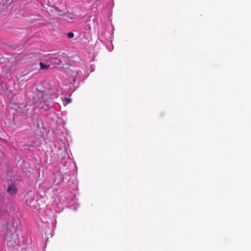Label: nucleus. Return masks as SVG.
Here are the masks:
<instances>
[{
  "mask_svg": "<svg viewBox=\"0 0 251 251\" xmlns=\"http://www.w3.org/2000/svg\"><path fill=\"white\" fill-rule=\"evenodd\" d=\"M7 191L9 194L15 195L17 192V189L15 185L11 184L8 186Z\"/></svg>",
  "mask_w": 251,
  "mask_h": 251,
  "instance_id": "f257e3e1",
  "label": "nucleus"
},
{
  "mask_svg": "<svg viewBox=\"0 0 251 251\" xmlns=\"http://www.w3.org/2000/svg\"><path fill=\"white\" fill-rule=\"evenodd\" d=\"M39 65L41 70H47L50 68L49 65L44 64L43 62H40Z\"/></svg>",
  "mask_w": 251,
  "mask_h": 251,
  "instance_id": "f03ea898",
  "label": "nucleus"
},
{
  "mask_svg": "<svg viewBox=\"0 0 251 251\" xmlns=\"http://www.w3.org/2000/svg\"><path fill=\"white\" fill-rule=\"evenodd\" d=\"M67 36L69 38H72L74 36V34L72 32H70L67 33Z\"/></svg>",
  "mask_w": 251,
  "mask_h": 251,
  "instance_id": "7ed1b4c3",
  "label": "nucleus"
},
{
  "mask_svg": "<svg viewBox=\"0 0 251 251\" xmlns=\"http://www.w3.org/2000/svg\"><path fill=\"white\" fill-rule=\"evenodd\" d=\"M65 101L66 103H69L72 101V100L71 98H67L65 99Z\"/></svg>",
  "mask_w": 251,
  "mask_h": 251,
  "instance_id": "20e7f679",
  "label": "nucleus"
},
{
  "mask_svg": "<svg viewBox=\"0 0 251 251\" xmlns=\"http://www.w3.org/2000/svg\"><path fill=\"white\" fill-rule=\"evenodd\" d=\"M34 202L33 201H31L30 202H29V203L28 202V201H26V205L28 206H29L30 207H32V205L31 204V202Z\"/></svg>",
  "mask_w": 251,
  "mask_h": 251,
  "instance_id": "39448f33",
  "label": "nucleus"
},
{
  "mask_svg": "<svg viewBox=\"0 0 251 251\" xmlns=\"http://www.w3.org/2000/svg\"><path fill=\"white\" fill-rule=\"evenodd\" d=\"M58 15L59 16H62L63 15V14L62 13H60V12L58 14Z\"/></svg>",
  "mask_w": 251,
  "mask_h": 251,
  "instance_id": "423d86ee",
  "label": "nucleus"
}]
</instances>
